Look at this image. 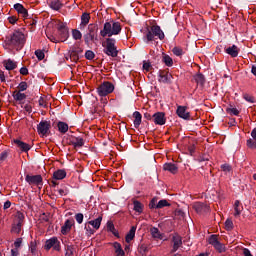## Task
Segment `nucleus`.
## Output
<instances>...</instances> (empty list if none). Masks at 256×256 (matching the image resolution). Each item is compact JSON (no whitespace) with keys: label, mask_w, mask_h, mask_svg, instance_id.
<instances>
[{"label":"nucleus","mask_w":256,"mask_h":256,"mask_svg":"<svg viewBox=\"0 0 256 256\" xmlns=\"http://www.w3.org/2000/svg\"><path fill=\"white\" fill-rule=\"evenodd\" d=\"M45 251H61V242L59 241V238L57 237H52L48 240L45 241L44 245Z\"/></svg>","instance_id":"9d476101"},{"label":"nucleus","mask_w":256,"mask_h":256,"mask_svg":"<svg viewBox=\"0 0 256 256\" xmlns=\"http://www.w3.org/2000/svg\"><path fill=\"white\" fill-rule=\"evenodd\" d=\"M176 115L180 117V119H185L189 121L191 119V113L187 111V106H178L176 110Z\"/></svg>","instance_id":"ddd939ff"},{"label":"nucleus","mask_w":256,"mask_h":256,"mask_svg":"<svg viewBox=\"0 0 256 256\" xmlns=\"http://www.w3.org/2000/svg\"><path fill=\"white\" fill-rule=\"evenodd\" d=\"M89 21H91V14L84 12L81 16L80 29H85L89 25Z\"/></svg>","instance_id":"5701e85b"},{"label":"nucleus","mask_w":256,"mask_h":256,"mask_svg":"<svg viewBox=\"0 0 256 256\" xmlns=\"http://www.w3.org/2000/svg\"><path fill=\"white\" fill-rule=\"evenodd\" d=\"M226 113H228V115H235L236 117H239L240 111L237 108L228 107L226 108Z\"/></svg>","instance_id":"37998d69"},{"label":"nucleus","mask_w":256,"mask_h":256,"mask_svg":"<svg viewBox=\"0 0 256 256\" xmlns=\"http://www.w3.org/2000/svg\"><path fill=\"white\" fill-rule=\"evenodd\" d=\"M149 209H157V198L154 197L149 203Z\"/></svg>","instance_id":"13d9d810"},{"label":"nucleus","mask_w":256,"mask_h":256,"mask_svg":"<svg viewBox=\"0 0 256 256\" xmlns=\"http://www.w3.org/2000/svg\"><path fill=\"white\" fill-rule=\"evenodd\" d=\"M28 88H29V85H27V82L22 81L17 86V90L16 91H20L22 93V91H27Z\"/></svg>","instance_id":"a18cd8bd"},{"label":"nucleus","mask_w":256,"mask_h":256,"mask_svg":"<svg viewBox=\"0 0 256 256\" xmlns=\"http://www.w3.org/2000/svg\"><path fill=\"white\" fill-rule=\"evenodd\" d=\"M35 55L38 59V61H43V59H45V52H43V50H36L35 51Z\"/></svg>","instance_id":"3c124183"},{"label":"nucleus","mask_w":256,"mask_h":256,"mask_svg":"<svg viewBox=\"0 0 256 256\" xmlns=\"http://www.w3.org/2000/svg\"><path fill=\"white\" fill-rule=\"evenodd\" d=\"M57 127H58V131L60 133H62L63 135H65V133H67V131H69V125L65 122L59 121L57 124Z\"/></svg>","instance_id":"72a5a7b5"},{"label":"nucleus","mask_w":256,"mask_h":256,"mask_svg":"<svg viewBox=\"0 0 256 256\" xmlns=\"http://www.w3.org/2000/svg\"><path fill=\"white\" fill-rule=\"evenodd\" d=\"M24 223H25V214H23V212L21 211L16 212V214L14 215L10 233H14L15 235H20L23 229Z\"/></svg>","instance_id":"20e7f679"},{"label":"nucleus","mask_w":256,"mask_h":256,"mask_svg":"<svg viewBox=\"0 0 256 256\" xmlns=\"http://www.w3.org/2000/svg\"><path fill=\"white\" fill-rule=\"evenodd\" d=\"M121 22H115L114 20H110L109 22H105L103 29L100 31L101 37H113V35H119L122 30Z\"/></svg>","instance_id":"7ed1b4c3"},{"label":"nucleus","mask_w":256,"mask_h":256,"mask_svg":"<svg viewBox=\"0 0 256 256\" xmlns=\"http://www.w3.org/2000/svg\"><path fill=\"white\" fill-rule=\"evenodd\" d=\"M13 143L17 145V147H19L20 151H22L23 153H28V151H31L32 146L28 143H25L19 139H14Z\"/></svg>","instance_id":"6ab92c4d"},{"label":"nucleus","mask_w":256,"mask_h":256,"mask_svg":"<svg viewBox=\"0 0 256 256\" xmlns=\"http://www.w3.org/2000/svg\"><path fill=\"white\" fill-rule=\"evenodd\" d=\"M65 256H73L75 253V246H73L72 244H68L65 246Z\"/></svg>","instance_id":"58836bf2"},{"label":"nucleus","mask_w":256,"mask_h":256,"mask_svg":"<svg viewBox=\"0 0 256 256\" xmlns=\"http://www.w3.org/2000/svg\"><path fill=\"white\" fill-rule=\"evenodd\" d=\"M234 217H239L241 215V212L243 211V206H241V201L236 200L234 203Z\"/></svg>","instance_id":"473e14b6"},{"label":"nucleus","mask_w":256,"mask_h":256,"mask_svg":"<svg viewBox=\"0 0 256 256\" xmlns=\"http://www.w3.org/2000/svg\"><path fill=\"white\" fill-rule=\"evenodd\" d=\"M243 255L244 256H253V254H251V251L248 248L243 249Z\"/></svg>","instance_id":"774afa93"},{"label":"nucleus","mask_w":256,"mask_h":256,"mask_svg":"<svg viewBox=\"0 0 256 256\" xmlns=\"http://www.w3.org/2000/svg\"><path fill=\"white\" fill-rule=\"evenodd\" d=\"M173 79V75L169 73L167 70H160L159 71V83H171Z\"/></svg>","instance_id":"2eb2a0df"},{"label":"nucleus","mask_w":256,"mask_h":256,"mask_svg":"<svg viewBox=\"0 0 256 256\" xmlns=\"http://www.w3.org/2000/svg\"><path fill=\"white\" fill-rule=\"evenodd\" d=\"M234 224H233V220H231V219H227L226 221H225V230L226 231H233V229H234Z\"/></svg>","instance_id":"c03bdc74"},{"label":"nucleus","mask_w":256,"mask_h":256,"mask_svg":"<svg viewBox=\"0 0 256 256\" xmlns=\"http://www.w3.org/2000/svg\"><path fill=\"white\" fill-rule=\"evenodd\" d=\"M135 231H137V227L132 226L125 237L126 243H130L133 241V239H135Z\"/></svg>","instance_id":"7c9ffc66"},{"label":"nucleus","mask_w":256,"mask_h":256,"mask_svg":"<svg viewBox=\"0 0 256 256\" xmlns=\"http://www.w3.org/2000/svg\"><path fill=\"white\" fill-rule=\"evenodd\" d=\"M65 177H67V171H65V169H59L53 173V179L56 181H61L65 179Z\"/></svg>","instance_id":"b1692460"},{"label":"nucleus","mask_w":256,"mask_h":256,"mask_svg":"<svg viewBox=\"0 0 256 256\" xmlns=\"http://www.w3.org/2000/svg\"><path fill=\"white\" fill-rule=\"evenodd\" d=\"M151 62H147V61H144L143 62V70L144 71H147V72H149V71H151Z\"/></svg>","instance_id":"680f3d73"},{"label":"nucleus","mask_w":256,"mask_h":256,"mask_svg":"<svg viewBox=\"0 0 256 256\" xmlns=\"http://www.w3.org/2000/svg\"><path fill=\"white\" fill-rule=\"evenodd\" d=\"M162 61L167 67H173V58H171V56L164 55Z\"/></svg>","instance_id":"a19ab883"},{"label":"nucleus","mask_w":256,"mask_h":256,"mask_svg":"<svg viewBox=\"0 0 256 256\" xmlns=\"http://www.w3.org/2000/svg\"><path fill=\"white\" fill-rule=\"evenodd\" d=\"M231 169H232V167H231V165H229V164H222V165H221V170L224 171V172H226V173L231 172Z\"/></svg>","instance_id":"bf43d9fd"},{"label":"nucleus","mask_w":256,"mask_h":256,"mask_svg":"<svg viewBox=\"0 0 256 256\" xmlns=\"http://www.w3.org/2000/svg\"><path fill=\"white\" fill-rule=\"evenodd\" d=\"M214 249H216V251H218V253H225V245H223L221 242L218 241L217 244H215Z\"/></svg>","instance_id":"49530a36"},{"label":"nucleus","mask_w":256,"mask_h":256,"mask_svg":"<svg viewBox=\"0 0 256 256\" xmlns=\"http://www.w3.org/2000/svg\"><path fill=\"white\" fill-rule=\"evenodd\" d=\"M115 43H117V41L114 38H107L103 44L104 53L108 55V57H117L119 55V50H117Z\"/></svg>","instance_id":"39448f33"},{"label":"nucleus","mask_w":256,"mask_h":256,"mask_svg":"<svg viewBox=\"0 0 256 256\" xmlns=\"http://www.w3.org/2000/svg\"><path fill=\"white\" fill-rule=\"evenodd\" d=\"M155 37L160 39V41H163V39H165V33H163V30H161V27H159V25H152L146 33V39L148 42L154 41Z\"/></svg>","instance_id":"423d86ee"},{"label":"nucleus","mask_w":256,"mask_h":256,"mask_svg":"<svg viewBox=\"0 0 256 256\" xmlns=\"http://www.w3.org/2000/svg\"><path fill=\"white\" fill-rule=\"evenodd\" d=\"M55 27L57 29V34H46L47 38L52 43H65V41L69 39V27L67 26V22L56 20Z\"/></svg>","instance_id":"f257e3e1"},{"label":"nucleus","mask_w":256,"mask_h":256,"mask_svg":"<svg viewBox=\"0 0 256 256\" xmlns=\"http://www.w3.org/2000/svg\"><path fill=\"white\" fill-rule=\"evenodd\" d=\"M25 181L26 183L30 184V185H43V176L41 175H29L27 174L25 177Z\"/></svg>","instance_id":"9b49d317"},{"label":"nucleus","mask_w":256,"mask_h":256,"mask_svg":"<svg viewBox=\"0 0 256 256\" xmlns=\"http://www.w3.org/2000/svg\"><path fill=\"white\" fill-rule=\"evenodd\" d=\"M133 205H134L133 210L136 213H139V215H141V213H143V209L145 208L143 203H141L139 200H133Z\"/></svg>","instance_id":"2f4dec72"},{"label":"nucleus","mask_w":256,"mask_h":256,"mask_svg":"<svg viewBox=\"0 0 256 256\" xmlns=\"http://www.w3.org/2000/svg\"><path fill=\"white\" fill-rule=\"evenodd\" d=\"M133 118H134L135 129H139V127L141 126V121L143 119V116L141 115V113L139 111H135L133 113Z\"/></svg>","instance_id":"bb28decb"},{"label":"nucleus","mask_w":256,"mask_h":256,"mask_svg":"<svg viewBox=\"0 0 256 256\" xmlns=\"http://www.w3.org/2000/svg\"><path fill=\"white\" fill-rule=\"evenodd\" d=\"M99 31V27L97 24H89L88 32L84 35V42L86 45L97 41V32Z\"/></svg>","instance_id":"0eeeda50"},{"label":"nucleus","mask_w":256,"mask_h":256,"mask_svg":"<svg viewBox=\"0 0 256 256\" xmlns=\"http://www.w3.org/2000/svg\"><path fill=\"white\" fill-rule=\"evenodd\" d=\"M85 59H87L88 61H93V59H95V52H93L92 50H87L85 52Z\"/></svg>","instance_id":"de8ad7c7"},{"label":"nucleus","mask_w":256,"mask_h":256,"mask_svg":"<svg viewBox=\"0 0 256 256\" xmlns=\"http://www.w3.org/2000/svg\"><path fill=\"white\" fill-rule=\"evenodd\" d=\"M70 139L69 145H73L74 149H77V147H83V145H85V140L81 137L71 136Z\"/></svg>","instance_id":"412c9836"},{"label":"nucleus","mask_w":256,"mask_h":256,"mask_svg":"<svg viewBox=\"0 0 256 256\" xmlns=\"http://www.w3.org/2000/svg\"><path fill=\"white\" fill-rule=\"evenodd\" d=\"M79 53H83V50H72L70 51V59L74 63H77L79 61Z\"/></svg>","instance_id":"e433bc0d"},{"label":"nucleus","mask_w":256,"mask_h":256,"mask_svg":"<svg viewBox=\"0 0 256 256\" xmlns=\"http://www.w3.org/2000/svg\"><path fill=\"white\" fill-rule=\"evenodd\" d=\"M112 247H114L115 256H124L125 255V250H123L121 243L114 242L112 244Z\"/></svg>","instance_id":"a878e982"},{"label":"nucleus","mask_w":256,"mask_h":256,"mask_svg":"<svg viewBox=\"0 0 256 256\" xmlns=\"http://www.w3.org/2000/svg\"><path fill=\"white\" fill-rule=\"evenodd\" d=\"M172 53H174L176 57H181V55H183V49L180 47H174L172 49Z\"/></svg>","instance_id":"5fc2aeb1"},{"label":"nucleus","mask_w":256,"mask_h":256,"mask_svg":"<svg viewBox=\"0 0 256 256\" xmlns=\"http://www.w3.org/2000/svg\"><path fill=\"white\" fill-rule=\"evenodd\" d=\"M163 169H164V171H169L173 175H175V173H177V171H179V168L174 163H166V164H164Z\"/></svg>","instance_id":"c85d7f7f"},{"label":"nucleus","mask_w":256,"mask_h":256,"mask_svg":"<svg viewBox=\"0 0 256 256\" xmlns=\"http://www.w3.org/2000/svg\"><path fill=\"white\" fill-rule=\"evenodd\" d=\"M8 21L11 25H15V23H17V21H19V18H17V16H10V17H8Z\"/></svg>","instance_id":"0e129e2a"},{"label":"nucleus","mask_w":256,"mask_h":256,"mask_svg":"<svg viewBox=\"0 0 256 256\" xmlns=\"http://www.w3.org/2000/svg\"><path fill=\"white\" fill-rule=\"evenodd\" d=\"M50 7L51 9H53L54 11H59V9L63 8V3H61V0H53L50 3Z\"/></svg>","instance_id":"c9c22d12"},{"label":"nucleus","mask_w":256,"mask_h":256,"mask_svg":"<svg viewBox=\"0 0 256 256\" xmlns=\"http://www.w3.org/2000/svg\"><path fill=\"white\" fill-rule=\"evenodd\" d=\"M150 233L154 239H163V234H161L159 228H151Z\"/></svg>","instance_id":"4c0bfd02"},{"label":"nucleus","mask_w":256,"mask_h":256,"mask_svg":"<svg viewBox=\"0 0 256 256\" xmlns=\"http://www.w3.org/2000/svg\"><path fill=\"white\" fill-rule=\"evenodd\" d=\"M107 231H110L114 237H119V232L115 229V224L112 221L107 222Z\"/></svg>","instance_id":"f704fd0d"},{"label":"nucleus","mask_w":256,"mask_h":256,"mask_svg":"<svg viewBox=\"0 0 256 256\" xmlns=\"http://www.w3.org/2000/svg\"><path fill=\"white\" fill-rule=\"evenodd\" d=\"M12 97H13L14 101H17L20 105H23V101H25V99H27V94L22 93L17 90H14L12 92Z\"/></svg>","instance_id":"aec40b11"},{"label":"nucleus","mask_w":256,"mask_h":256,"mask_svg":"<svg viewBox=\"0 0 256 256\" xmlns=\"http://www.w3.org/2000/svg\"><path fill=\"white\" fill-rule=\"evenodd\" d=\"M102 221H103V215H100L95 220L88 221V225H91L94 231H98V229H100L101 227Z\"/></svg>","instance_id":"4be33fe9"},{"label":"nucleus","mask_w":256,"mask_h":256,"mask_svg":"<svg viewBox=\"0 0 256 256\" xmlns=\"http://www.w3.org/2000/svg\"><path fill=\"white\" fill-rule=\"evenodd\" d=\"M193 209L199 215H203V213H207L209 211V206L205 203H202V202H195L193 204Z\"/></svg>","instance_id":"f3484780"},{"label":"nucleus","mask_w":256,"mask_h":256,"mask_svg":"<svg viewBox=\"0 0 256 256\" xmlns=\"http://www.w3.org/2000/svg\"><path fill=\"white\" fill-rule=\"evenodd\" d=\"M113 91H115V85L109 81L103 82L97 88V93L100 97H107V95H110Z\"/></svg>","instance_id":"6e6552de"},{"label":"nucleus","mask_w":256,"mask_h":256,"mask_svg":"<svg viewBox=\"0 0 256 256\" xmlns=\"http://www.w3.org/2000/svg\"><path fill=\"white\" fill-rule=\"evenodd\" d=\"M84 229H85V231L88 235H94L95 234L94 228H91V224H88V222L85 224Z\"/></svg>","instance_id":"603ef678"},{"label":"nucleus","mask_w":256,"mask_h":256,"mask_svg":"<svg viewBox=\"0 0 256 256\" xmlns=\"http://www.w3.org/2000/svg\"><path fill=\"white\" fill-rule=\"evenodd\" d=\"M14 9L17 11L18 15L22 17V19H27L29 17V11L23 6L21 3L14 4Z\"/></svg>","instance_id":"a211bd4d"},{"label":"nucleus","mask_w":256,"mask_h":256,"mask_svg":"<svg viewBox=\"0 0 256 256\" xmlns=\"http://www.w3.org/2000/svg\"><path fill=\"white\" fill-rule=\"evenodd\" d=\"M243 99H245V101H248V103H255V97L247 93L243 94Z\"/></svg>","instance_id":"6e6d98bb"},{"label":"nucleus","mask_w":256,"mask_h":256,"mask_svg":"<svg viewBox=\"0 0 256 256\" xmlns=\"http://www.w3.org/2000/svg\"><path fill=\"white\" fill-rule=\"evenodd\" d=\"M30 251H31L32 255H35L37 253V242L36 241L30 242Z\"/></svg>","instance_id":"864d4df0"},{"label":"nucleus","mask_w":256,"mask_h":256,"mask_svg":"<svg viewBox=\"0 0 256 256\" xmlns=\"http://www.w3.org/2000/svg\"><path fill=\"white\" fill-rule=\"evenodd\" d=\"M9 157V153L7 151H3L0 153V165L1 163H3L4 161L7 160V158Z\"/></svg>","instance_id":"4d7b16f0"},{"label":"nucleus","mask_w":256,"mask_h":256,"mask_svg":"<svg viewBox=\"0 0 256 256\" xmlns=\"http://www.w3.org/2000/svg\"><path fill=\"white\" fill-rule=\"evenodd\" d=\"M152 117L155 125H165V123H167V119L165 118V113L163 112H156L152 115Z\"/></svg>","instance_id":"dca6fc26"},{"label":"nucleus","mask_w":256,"mask_h":256,"mask_svg":"<svg viewBox=\"0 0 256 256\" xmlns=\"http://www.w3.org/2000/svg\"><path fill=\"white\" fill-rule=\"evenodd\" d=\"M219 242V238L217 235L213 234L209 237L208 243L212 246H214L215 244H217Z\"/></svg>","instance_id":"8fccbe9b"},{"label":"nucleus","mask_w":256,"mask_h":256,"mask_svg":"<svg viewBox=\"0 0 256 256\" xmlns=\"http://www.w3.org/2000/svg\"><path fill=\"white\" fill-rule=\"evenodd\" d=\"M23 243V238H17L14 242L15 249H19L21 247V244Z\"/></svg>","instance_id":"e2e57ef3"},{"label":"nucleus","mask_w":256,"mask_h":256,"mask_svg":"<svg viewBox=\"0 0 256 256\" xmlns=\"http://www.w3.org/2000/svg\"><path fill=\"white\" fill-rule=\"evenodd\" d=\"M72 37L75 41H80V39H83V34L81 33V31H79L77 29H73Z\"/></svg>","instance_id":"ea45409f"},{"label":"nucleus","mask_w":256,"mask_h":256,"mask_svg":"<svg viewBox=\"0 0 256 256\" xmlns=\"http://www.w3.org/2000/svg\"><path fill=\"white\" fill-rule=\"evenodd\" d=\"M20 75H29V69H27V67H22L20 69Z\"/></svg>","instance_id":"338daca9"},{"label":"nucleus","mask_w":256,"mask_h":256,"mask_svg":"<svg viewBox=\"0 0 256 256\" xmlns=\"http://www.w3.org/2000/svg\"><path fill=\"white\" fill-rule=\"evenodd\" d=\"M83 213H77L76 215H75V219H76V221H77V223L79 224V225H81V223H83Z\"/></svg>","instance_id":"052dcab7"},{"label":"nucleus","mask_w":256,"mask_h":256,"mask_svg":"<svg viewBox=\"0 0 256 256\" xmlns=\"http://www.w3.org/2000/svg\"><path fill=\"white\" fill-rule=\"evenodd\" d=\"M193 80L197 85H200V87H204L205 85V75L202 73H197L193 76Z\"/></svg>","instance_id":"cd10ccee"},{"label":"nucleus","mask_w":256,"mask_h":256,"mask_svg":"<svg viewBox=\"0 0 256 256\" xmlns=\"http://www.w3.org/2000/svg\"><path fill=\"white\" fill-rule=\"evenodd\" d=\"M226 53L230 55V57L235 58L239 55V48L237 47V45H232L231 47H228L226 49Z\"/></svg>","instance_id":"c756f323"},{"label":"nucleus","mask_w":256,"mask_h":256,"mask_svg":"<svg viewBox=\"0 0 256 256\" xmlns=\"http://www.w3.org/2000/svg\"><path fill=\"white\" fill-rule=\"evenodd\" d=\"M26 42L27 38L25 34L19 30L14 31L5 39V45L11 49H16V51H21V49L25 47Z\"/></svg>","instance_id":"f03ea898"},{"label":"nucleus","mask_w":256,"mask_h":256,"mask_svg":"<svg viewBox=\"0 0 256 256\" xmlns=\"http://www.w3.org/2000/svg\"><path fill=\"white\" fill-rule=\"evenodd\" d=\"M37 132L40 137H47L51 133V121L42 120L37 125Z\"/></svg>","instance_id":"1a4fd4ad"},{"label":"nucleus","mask_w":256,"mask_h":256,"mask_svg":"<svg viewBox=\"0 0 256 256\" xmlns=\"http://www.w3.org/2000/svg\"><path fill=\"white\" fill-rule=\"evenodd\" d=\"M173 247L171 253H176L180 247L183 246V238L179 234H174L172 236Z\"/></svg>","instance_id":"f8f14e48"},{"label":"nucleus","mask_w":256,"mask_h":256,"mask_svg":"<svg viewBox=\"0 0 256 256\" xmlns=\"http://www.w3.org/2000/svg\"><path fill=\"white\" fill-rule=\"evenodd\" d=\"M163 207H171V203H169V201H167L165 199L160 200L157 203L156 209H163Z\"/></svg>","instance_id":"79ce46f5"},{"label":"nucleus","mask_w":256,"mask_h":256,"mask_svg":"<svg viewBox=\"0 0 256 256\" xmlns=\"http://www.w3.org/2000/svg\"><path fill=\"white\" fill-rule=\"evenodd\" d=\"M24 111H26V113H32L33 112V106H31V104H26L24 106Z\"/></svg>","instance_id":"69168bd1"},{"label":"nucleus","mask_w":256,"mask_h":256,"mask_svg":"<svg viewBox=\"0 0 256 256\" xmlns=\"http://www.w3.org/2000/svg\"><path fill=\"white\" fill-rule=\"evenodd\" d=\"M246 146L248 149H256V140L250 138L246 141Z\"/></svg>","instance_id":"09e8293b"},{"label":"nucleus","mask_w":256,"mask_h":256,"mask_svg":"<svg viewBox=\"0 0 256 256\" xmlns=\"http://www.w3.org/2000/svg\"><path fill=\"white\" fill-rule=\"evenodd\" d=\"M73 225H75V220L73 218L67 219L61 227L62 235H69L71 229H73Z\"/></svg>","instance_id":"4468645a"},{"label":"nucleus","mask_w":256,"mask_h":256,"mask_svg":"<svg viewBox=\"0 0 256 256\" xmlns=\"http://www.w3.org/2000/svg\"><path fill=\"white\" fill-rule=\"evenodd\" d=\"M3 65L7 71H13V70L17 69V62H15L11 59L4 60Z\"/></svg>","instance_id":"393cba45"}]
</instances>
